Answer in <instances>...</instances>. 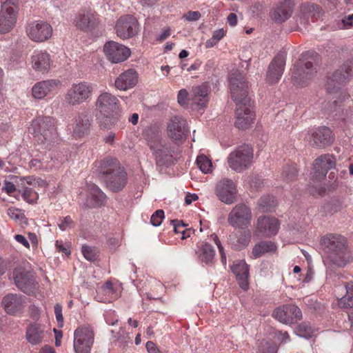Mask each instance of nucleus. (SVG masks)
I'll return each mask as SVG.
<instances>
[{"instance_id": "nucleus-1", "label": "nucleus", "mask_w": 353, "mask_h": 353, "mask_svg": "<svg viewBox=\"0 0 353 353\" xmlns=\"http://www.w3.org/2000/svg\"><path fill=\"white\" fill-rule=\"evenodd\" d=\"M229 82L231 97L236 106L235 126L239 129H246L254 119L248 82L243 74L238 70L230 72Z\"/></svg>"}, {"instance_id": "nucleus-2", "label": "nucleus", "mask_w": 353, "mask_h": 353, "mask_svg": "<svg viewBox=\"0 0 353 353\" xmlns=\"http://www.w3.org/2000/svg\"><path fill=\"white\" fill-rule=\"evenodd\" d=\"M320 249L333 264L343 267L348 261L347 240L338 234L329 233L323 236L319 242Z\"/></svg>"}, {"instance_id": "nucleus-3", "label": "nucleus", "mask_w": 353, "mask_h": 353, "mask_svg": "<svg viewBox=\"0 0 353 353\" xmlns=\"http://www.w3.org/2000/svg\"><path fill=\"white\" fill-rule=\"evenodd\" d=\"M32 126L36 141L39 144H50L57 137L54 120L50 117H39L35 119Z\"/></svg>"}, {"instance_id": "nucleus-4", "label": "nucleus", "mask_w": 353, "mask_h": 353, "mask_svg": "<svg viewBox=\"0 0 353 353\" xmlns=\"http://www.w3.org/2000/svg\"><path fill=\"white\" fill-rule=\"evenodd\" d=\"M253 150L251 146L244 144L236 148L228 157L230 168L236 172H242L252 163Z\"/></svg>"}, {"instance_id": "nucleus-5", "label": "nucleus", "mask_w": 353, "mask_h": 353, "mask_svg": "<svg viewBox=\"0 0 353 353\" xmlns=\"http://www.w3.org/2000/svg\"><path fill=\"white\" fill-rule=\"evenodd\" d=\"M179 158L177 150L163 139L156 137V165L161 168H168L174 164Z\"/></svg>"}, {"instance_id": "nucleus-6", "label": "nucleus", "mask_w": 353, "mask_h": 353, "mask_svg": "<svg viewBox=\"0 0 353 353\" xmlns=\"http://www.w3.org/2000/svg\"><path fill=\"white\" fill-rule=\"evenodd\" d=\"M94 91L93 85L89 82L82 81L74 83L68 90L65 101L70 105H78L90 99Z\"/></svg>"}, {"instance_id": "nucleus-7", "label": "nucleus", "mask_w": 353, "mask_h": 353, "mask_svg": "<svg viewBox=\"0 0 353 353\" xmlns=\"http://www.w3.org/2000/svg\"><path fill=\"white\" fill-rule=\"evenodd\" d=\"M14 280L16 286L28 295H34L39 289V283L35 279L34 272L24 268L14 269Z\"/></svg>"}, {"instance_id": "nucleus-8", "label": "nucleus", "mask_w": 353, "mask_h": 353, "mask_svg": "<svg viewBox=\"0 0 353 353\" xmlns=\"http://www.w3.org/2000/svg\"><path fill=\"white\" fill-rule=\"evenodd\" d=\"M353 76V60H348L328 77L325 87L329 93L336 92Z\"/></svg>"}, {"instance_id": "nucleus-9", "label": "nucleus", "mask_w": 353, "mask_h": 353, "mask_svg": "<svg viewBox=\"0 0 353 353\" xmlns=\"http://www.w3.org/2000/svg\"><path fill=\"white\" fill-rule=\"evenodd\" d=\"M317 72V64L310 61H304L299 59L294 65L292 81L296 85L304 86L314 77Z\"/></svg>"}, {"instance_id": "nucleus-10", "label": "nucleus", "mask_w": 353, "mask_h": 353, "mask_svg": "<svg viewBox=\"0 0 353 353\" xmlns=\"http://www.w3.org/2000/svg\"><path fill=\"white\" fill-rule=\"evenodd\" d=\"M252 213L250 208L244 203L236 205L228 214V222L235 229L248 228L252 221Z\"/></svg>"}, {"instance_id": "nucleus-11", "label": "nucleus", "mask_w": 353, "mask_h": 353, "mask_svg": "<svg viewBox=\"0 0 353 353\" xmlns=\"http://www.w3.org/2000/svg\"><path fill=\"white\" fill-rule=\"evenodd\" d=\"M167 132L172 141L176 144H181L190 133L186 119L181 116L172 117L167 124Z\"/></svg>"}, {"instance_id": "nucleus-12", "label": "nucleus", "mask_w": 353, "mask_h": 353, "mask_svg": "<svg viewBox=\"0 0 353 353\" xmlns=\"http://www.w3.org/2000/svg\"><path fill=\"white\" fill-rule=\"evenodd\" d=\"M17 0H6L1 5L0 12V34L10 31L16 23Z\"/></svg>"}, {"instance_id": "nucleus-13", "label": "nucleus", "mask_w": 353, "mask_h": 353, "mask_svg": "<svg viewBox=\"0 0 353 353\" xmlns=\"http://www.w3.org/2000/svg\"><path fill=\"white\" fill-rule=\"evenodd\" d=\"M305 139L311 147L321 149L332 144L334 137L328 127L321 126L309 132Z\"/></svg>"}, {"instance_id": "nucleus-14", "label": "nucleus", "mask_w": 353, "mask_h": 353, "mask_svg": "<svg viewBox=\"0 0 353 353\" xmlns=\"http://www.w3.org/2000/svg\"><path fill=\"white\" fill-rule=\"evenodd\" d=\"M94 341L90 327H79L74 333V349L76 353H89Z\"/></svg>"}, {"instance_id": "nucleus-15", "label": "nucleus", "mask_w": 353, "mask_h": 353, "mask_svg": "<svg viewBox=\"0 0 353 353\" xmlns=\"http://www.w3.org/2000/svg\"><path fill=\"white\" fill-rule=\"evenodd\" d=\"M93 124V117L88 110H83L77 114L74 119L72 136L81 139L88 136Z\"/></svg>"}, {"instance_id": "nucleus-16", "label": "nucleus", "mask_w": 353, "mask_h": 353, "mask_svg": "<svg viewBox=\"0 0 353 353\" xmlns=\"http://www.w3.org/2000/svg\"><path fill=\"white\" fill-rule=\"evenodd\" d=\"M272 316L283 324H293L302 319V312L295 305L286 304L276 308Z\"/></svg>"}, {"instance_id": "nucleus-17", "label": "nucleus", "mask_w": 353, "mask_h": 353, "mask_svg": "<svg viewBox=\"0 0 353 353\" xmlns=\"http://www.w3.org/2000/svg\"><path fill=\"white\" fill-rule=\"evenodd\" d=\"M116 32L119 37L127 39L134 37L139 32V23L132 15L120 17L116 23Z\"/></svg>"}, {"instance_id": "nucleus-18", "label": "nucleus", "mask_w": 353, "mask_h": 353, "mask_svg": "<svg viewBox=\"0 0 353 353\" xmlns=\"http://www.w3.org/2000/svg\"><path fill=\"white\" fill-rule=\"evenodd\" d=\"M96 110L99 114L119 113L120 102L118 98L108 92H101L95 102Z\"/></svg>"}, {"instance_id": "nucleus-19", "label": "nucleus", "mask_w": 353, "mask_h": 353, "mask_svg": "<svg viewBox=\"0 0 353 353\" xmlns=\"http://www.w3.org/2000/svg\"><path fill=\"white\" fill-rule=\"evenodd\" d=\"M279 222L274 217L268 216H259L256 223L254 235L262 237H271L278 232Z\"/></svg>"}, {"instance_id": "nucleus-20", "label": "nucleus", "mask_w": 353, "mask_h": 353, "mask_svg": "<svg viewBox=\"0 0 353 353\" xmlns=\"http://www.w3.org/2000/svg\"><path fill=\"white\" fill-rule=\"evenodd\" d=\"M27 34L31 40L36 42H43L51 37L52 28L45 21H34L28 25Z\"/></svg>"}, {"instance_id": "nucleus-21", "label": "nucleus", "mask_w": 353, "mask_h": 353, "mask_svg": "<svg viewBox=\"0 0 353 353\" xmlns=\"http://www.w3.org/2000/svg\"><path fill=\"white\" fill-rule=\"evenodd\" d=\"M103 51L108 59L115 63L125 61L130 55L129 48L113 41L105 44Z\"/></svg>"}, {"instance_id": "nucleus-22", "label": "nucleus", "mask_w": 353, "mask_h": 353, "mask_svg": "<svg viewBox=\"0 0 353 353\" xmlns=\"http://www.w3.org/2000/svg\"><path fill=\"white\" fill-rule=\"evenodd\" d=\"M336 166V158L333 154H325L321 155L313 163L314 175L313 178L320 181L324 179L328 170L334 168Z\"/></svg>"}, {"instance_id": "nucleus-23", "label": "nucleus", "mask_w": 353, "mask_h": 353, "mask_svg": "<svg viewBox=\"0 0 353 353\" xmlns=\"http://www.w3.org/2000/svg\"><path fill=\"white\" fill-rule=\"evenodd\" d=\"M285 65V57L283 53H278L270 62L267 74L266 81L274 84L281 79Z\"/></svg>"}, {"instance_id": "nucleus-24", "label": "nucleus", "mask_w": 353, "mask_h": 353, "mask_svg": "<svg viewBox=\"0 0 353 353\" xmlns=\"http://www.w3.org/2000/svg\"><path fill=\"white\" fill-rule=\"evenodd\" d=\"M216 194L222 202L232 204L235 201L236 188L231 179H224L216 187Z\"/></svg>"}, {"instance_id": "nucleus-25", "label": "nucleus", "mask_w": 353, "mask_h": 353, "mask_svg": "<svg viewBox=\"0 0 353 353\" xmlns=\"http://www.w3.org/2000/svg\"><path fill=\"white\" fill-rule=\"evenodd\" d=\"M96 167L98 177L101 181L122 168L119 161L112 157H106L97 161Z\"/></svg>"}, {"instance_id": "nucleus-26", "label": "nucleus", "mask_w": 353, "mask_h": 353, "mask_svg": "<svg viewBox=\"0 0 353 353\" xmlns=\"http://www.w3.org/2000/svg\"><path fill=\"white\" fill-rule=\"evenodd\" d=\"M105 186L113 192H118L127 184V174L122 167L111 175L101 181Z\"/></svg>"}, {"instance_id": "nucleus-27", "label": "nucleus", "mask_w": 353, "mask_h": 353, "mask_svg": "<svg viewBox=\"0 0 353 353\" xmlns=\"http://www.w3.org/2000/svg\"><path fill=\"white\" fill-rule=\"evenodd\" d=\"M294 5V0H285L272 10V19L278 23L285 21L292 16Z\"/></svg>"}, {"instance_id": "nucleus-28", "label": "nucleus", "mask_w": 353, "mask_h": 353, "mask_svg": "<svg viewBox=\"0 0 353 353\" xmlns=\"http://www.w3.org/2000/svg\"><path fill=\"white\" fill-rule=\"evenodd\" d=\"M23 296L17 294H8L2 299L6 312L9 314H17L22 312L24 307Z\"/></svg>"}, {"instance_id": "nucleus-29", "label": "nucleus", "mask_w": 353, "mask_h": 353, "mask_svg": "<svg viewBox=\"0 0 353 353\" xmlns=\"http://www.w3.org/2000/svg\"><path fill=\"white\" fill-rule=\"evenodd\" d=\"M137 82V72L134 69H129L116 79L115 87L120 90H127L134 87Z\"/></svg>"}, {"instance_id": "nucleus-30", "label": "nucleus", "mask_w": 353, "mask_h": 353, "mask_svg": "<svg viewBox=\"0 0 353 353\" xmlns=\"http://www.w3.org/2000/svg\"><path fill=\"white\" fill-rule=\"evenodd\" d=\"M300 21L301 24L306 26L308 24V19L310 18L317 19L322 13V9L321 7L315 3H303L300 7Z\"/></svg>"}, {"instance_id": "nucleus-31", "label": "nucleus", "mask_w": 353, "mask_h": 353, "mask_svg": "<svg viewBox=\"0 0 353 353\" xmlns=\"http://www.w3.org/2000/svg\"><path fill=\"white\" fill-rule=\"evenodd\" d=\"M232 271L236 275L240 288L246 291L249 287L248 264L244 261H235L232 266Z\"/></svg>"}, {"instance_id": "nucleus-32", "label": "nucleus", "mask_w": 353, "mask_h": 353, "mask_svg": "<svg viewBox=\"0 0 353 353\" xmlns=\"http://www.w3.org/2000/svg\"><path fill=\"white\" fill-rule=\"evenodd\" d=\"M59 84L60 81L54 79L39 81L32 87V96L36 99H41Z\"/></svg>"}, {"instance_id": "nucleus-33", "label": "nucleus", "mask_w": 353, "mask_h": 353, "mask_svg": "<svg viewBox=\"0 0 353 353\" xmlns=\"http://www.w3.org/2000/svg\"><path fill=\"white\" fill-rule=\"evenodd\" d=\"M209 87L206 84H202L193 88L192 104H196L199 108H203L208 101Z\"/></svg>"}, {"instance_id": "nucleus-34", "label": "nucleus", "mask_w": 353, "mask_h": 353, "mask_svg": "<svg viewBox=\"0 0 353 353\" xmlns=\"http://www.w3.org/2000/svg\"><path fill=\"white\" fill-rule=\"evenodd\" d=\"M32 68L42 73L48 71L50 65V55L46 52H37L32 57Z\"/></svg>"}, {"instance_id": "nucleus-35", "label": "nucleus", "mask_w": 353, "mask_h": 353, "mask_svg": "<svg viewBox=\"0 0 353 353\" xmlns=\"http://www.w3.org/2000/svg\"><path fill=\"white\" fill-rule=\"evenodd\" d=\"M250 239L251 234L249 230L241 231L236 236L230 235L229 241L234 250H241L248 245Z\"/></svg>"}, {"instance_id": "nucleus-36", "label": "nucleus", "mask_w": 353, "mask_h": 353, "mask_svg": "<svg viewBox=\"0 0 353 353\" xmlns=\"http://www.w3.org/2000/svg\"><path fill=\"white\" fill-rule=\"evenodd\" d=\"M26 339L33 345L41 343L43 339V330L38 323L30 324L26 330Z\"/></svg>"}, {"instance_id": "nucleus-37", "label": "nucleus", "mask_w": 353, "mask_h": 353, "mask_svg": "<svg viewBox=\"0 0 353 353\" xmlns=\"http://www.w3.org/2000/svg\"><path fill=\"white\" fill-rule=\"evenodd\" d=\"M97 23L98 19L91 12L79 15L76 20V26L83 30L94 28Z\"/></svg>"}, {"instance_id": "nucleus-38", "label": "nucleus", "mask_w": 353, "mask_h": 353, "mask_svg": "<svg viewBox=\"0 0 353 353\" xmlns=\"http://www.w3.org/2000/svg\"><path fill=\"white\" fill-rule=\"evenodd\" d=\"M101 130H111L119 121V113L99 114L97 118Z\"/></svg>"}, {"instance_id": "nucleus-39", "label": "nucleus", "mask_w": 353, "mask_h": 353, "mask_svg": "<svg viewBox=\"0 0 353 353\" xmlns=\"http://www.w3.org/2000/svg\"><path fill=\"white\" fill-rule=\"evenodd\" d=\"M89 190L92 202L91 207L99 208L105 205L107 201L106 194L97 185H90Z\"/></svg>"}, {"instance_id": "nucleus-40", "label": "nucleus", "mask_w": 353, "mask_h": 353, "mask_svg": "<svg viewBox=\"0 0 353 353\" xmlns=\"http://www.w3.org/2000/svg\"><path fill=\"white\" fill-rule=\"evenodd\" d=\"M276 250V245L270 241H261L256 243L253 249L252 254L254 259L259 258L266 253H274Z\"/></svg>"}, {"instance_id": "nucleus-41", "label": "nucleus", "mask_w": 353, "mask_h": 353, "mask_svg": "<svg viewBox=\"0 0 353 353\" xmlns=\"http://www.w3.org/2000/svg\"><path fill=\"white\" fill-rule=\"evenodd\" d=\"M346 294L338 299V305L341 308L353 307V282L347 283L345 285Z\"/></svg>"}, {"instance_id": "nucleus-42", "label": "nucleus", "mask_w": 353, "mask_h": 353, "mask_svg": "<svg viewBox=\"0 0 353 353\" xmlns=\"http://www.w3.org/2000/svg\"><path fill=\"white\" fill-rule=\"evenodd\" d=\"M276 205V200L274 196L270 195H264L258 201L259 208L263 212H271Z\"/></svg>"}, {"instance_id": "nucleus-43", "label": "nucleus", "mask_w": 353, "mask_h": 353, "mask_svg": "<svg viewBox=\"0 0 353 353\" xmlns=\"http://www.w3.org/2000/svg\"><path fill=\"white\" fill-rule=\"evenodd\" d=\"M215 255V250L213 246L209 243H205L201 248L199 254L200 260L206 264L212 262Z\"/></svg>"}, {"instance_id": "nucleus-44", "label": "nucleus", "mask_w": 353, "mask_h": 353, "mask_svg": "<svg viewBox=\"0 0 353 353\" xmlns=\"http://www.w3.org/2000/svg\"><path fill=\"white\" fill-rule=\"evenodd\" d=\"M143 139L150 147L152 154L154 151V127L152 125L145 127L142 132Z\"/></svg>"}, {"instance_id": "nucleus-45", "label": "nucleus", "mask_w": 353, "mask_h": 353, "mask_svg": "<svg viewBox=\"0 0 353 353\" xmlns=\"http://www.w3.org/2000/svg\"><path fill=\"white\" fill-rule=\"evenodd\" d=\"M196 162L202 172L207 174L212 171V163L206 156H198Z\"/></svg>"}, {"instance_id": "nucleus-46", "label": "nucleus", "mask_w": 353, "mask_h": 353, "mask_svg": "<svg viewBox=\"0 0 353 353\" xmlns=\"http://www.w3.org/2000/svg\"><path fill=\"white\" fill-rule=\"evenodd\" d=\"M8 215L14 221H19L21 225H28V219L21 210L10 208L8 210Z\"/></svg>"}, {"instance_id": "nucleus-47", "label": "nucleus", "mask_w": 353, "mask_h": 353, "mask_svg": "<svg viewBox=\"0 0 353 353\" xmlns=\"http://www.w3.org/2000/svg\"><path fill=\"white\" fill-rule=\"evenodd\" d=\"M313 328L308 323L303 322L296 328V333L298 336L303 338H310L313 333Z\"/></svg>"}, {"instance_id": "nucleus-48", "label": "nucleus", "mask_w": 353, "mask_h": 353, "mask_svg": "<svg viewBox=\"0 0 353 353\" xmlns=\"http://www.w3.org/2000/svg\"><path fill=\"white\" fill-rule=\"evenodd\" d=\"M349 97L350 96L345 92L340 93L339 97L336 99L328 104L327 110L330 112H336L338 108H340L343 102L349 99Z\"/></svg>"}, {"instance_id": "nucleus-49", "label": "nucleus", "mask_w": 353, "mask_h": 353, "mask_svg": "<svg viewBox=\"0 0 353 353\" xmlns=\"http://www.w3.org/2000/svg\"><path fill=\"white\" fill-rule=\"evenodd\" d=\"M297 175V170L294 165H286L283 168L282 172V177L287 182L292 181L295 179Z\"/></svg>"}, {"instance_id": "nucleus-50", "label": "nucleus", "mask_w": 353, "mask_h": 353, "mask_svg": "<svg viewBox=\"0 0 353 353\" xmlns=\"http://www.w3.org/2000/svg\"><path fill=\"white\" fill-rule=\"evenodd\" d=\"M82 253L84 257L90 261H94L97 259L98 251L96 248L88 245H83Z\"/></svg>"}, {"instance_id": "nucleus-51", "label": "nucleus", "mask_w": 353, "mask_h": 353, "mask_svg": "<svg viewBox=\"0 0 353 353\" xmlns=\"http://www.w3.org/2000/svg\"><path fill=\"white\" fill-rule=\"evenodd\" d=\"M225 30L223 28L215 30L213 32L212 37L210 39L208 40L205 43L207 48H211L221 40L225 35Z\"/></svg>"}, {"instance_id": "nucleus-52", "label": "nucleus", "mask_w": 353, "mask_h": 353, "mask_svg": "<svg viewBox=\"0 0 353 353\" xmlns=\"http://www.w3.org/2000/svg\"><path fill=\"white\" fill-rule=\"evenodd\" d=\"M74 226V223L70 216H66L63 218H59L58 227L61 231H65L68 229L72 228Z\"/></svg>"}, {"instance_id": "nucleus-53", "label": "nucleus", "mask_w": 353, "mask_h": 353, "mask_svg": "<svg viewBox=\"0 0 353 353\" xmlns=\"http://www.w3.org/2000/svg\"><path fill=\"white\" fill-rule=\"evenodd\" d=\"M54 312L59 327H62L63 325V316L62 314V307L60 304L57 303L54 305Z\"/></svg>"}, {"instance_id": "nucleus-54", "label": "nucleus", "mask_w": 353, "mask_h": 353, "mask_svg": "<svg viewBox=\"0 0 353 353\" xmlns=\"http://www.w3.org/2000/svg\"><path fill=\"white\" fill-rule=\"evenodd\" d=\"M188 92L185 89H181L179 91L177 95V101L181 105H185L188 103Z\"/></svg>"}, {"instance_id": "nucleus-55", "label": "nucleus", "mask_w": 353, "mask_h": 353, "mask_svg": "<svg viewBox=\"0 0 353 353\" xmlns=\"http://www.w3.org/2000/svg\"><path fill=\"white\" fill-rule=\"evenodd\" d=\"M183 17L187 21H195L199 19L201 13L198 11H189Z\"/></svg>"}, {"instance_id": "nucleus-56", "label": "nucleus", "mask_w": 353, "mask_h": 353, "mask_svg": "<svg viewBox=\"0 0 353 353\" xmlns=\"http://www.w3.org/2000/svg\"><path fill=\"white\" fill-rule=\"evenodd\" d=\"M35 179L32 176H28L26 177H20L19 181H17V185L25 186V183L32 185L34 182Z\"/></svg>"}, {"instance_id": "nucleus-57", "label": "nucleus", "mask_w": 353, "mask_h": 353, "mask_svg": "<svg viewBox=\"0 0 353 353\" xmlns=\"http://www.w3.org/2000/svg\"><path fill=\"white\" fill-rule=\"evenodd\" d=\"M21 188H23V190H19V191L21 193H22V196L23 198V199L25 201H26L27 202L30 203V197L31 196V194H32V189L31 188H27L26 186H21Z\"/></svg>"}, {"instance_id": "nucleus-58", "label": "nucleus", "mask_w": 353, "mask_h": 353, "mask_svg": "<svg viewBox=\"0 0 353 353\" xmlns=\"http://www.w3.org/2000/svg\"><path fill=\"white\" fill-rule=\"evenodd\" d=\"M2 190H5L8 194L14 192L16 190L15 185L10 181H6Z\"/></svg>"}, {"instance_id": "nucleus-59", "label": "nucleus", "mask_w": 353, "mask_h": 353, "mask_svg": "<svg viewBox=\"0 0 353 353\" xmlns=\"http://www.w3.org/2000/svg\"><path fill=\"white\" fill-rule=\"evenodd\" d=\"M260 351L261 352V353H276L277 347L274 345L266 343L265 347L262 350H260Z\"/></svg>"}, {"instance_id": "nucleus-60", "label": "nucleus", "mask_w": 353, "mask_h": 353, "mask_svg": "<svg viewBox=\"0 0 353 353\" xmlns=\"http://www.w3.org/2000/svg\"><path fill=\"white\" fill-rule=\"evenodd\" d=\"M115 133L110 131L108 134L103 138V141L105 143L113 145L114 143Z\"/></svg>"}, {"instance_id": "nucleus-61", "label": "nucleus", "mask_w": 353, "mask_h": 353, "mask_svg": "<svg viewBox=\"0 0 353 353\" xmlns=\"http://www.w3.org/2000/svg\"><path fill=\"white\" fill-rule=\"evenodd\" d=\"M14 239L16 241L22 245H23L26 248H30V243L28 241V240L26 239V237L21 234H16L14 236Z\"/></svg>"}, {"instance_id": "nucleus-62", "label": "nucleus", "mask_w": 353, "mask_h": 353, "mask_svg": "<svg viewBox=\"0 0 353 353\" xmlns=\"http://www.w3.org/2000/svg\"><path fill=\"white\" fill-rule=\"evenodd\" d=\"M228 23L231 26H235L237 23V17L234 13H230L227 18Z\"/></svg>"}, {"instance_id": "nucleus-63", "label": "nucleus", "mask_w": 353, "mask_h": 353, "mask_svg": "<svg viewBox=\"0 0 353 353\" xmlns=\"http://www.w3.org/2000/svg\"><path fill=\"white\" fill-rule=\"evenodd\" d=\"M170 35V28H167L165 29L163 32L159 35V37L157 38V40L159 41H164L166 38H168Z\"/></svg>"}, {"instance_id": "nucleus-64", "label": "nucleus", "mask_w": 353, "mask_h": 353, "mask_svg": "<svg viewBox=\"0 0 353 353\" xmlns=\"http://www.w3.org/2000/svg\"><path fill=\"white\" fill-rule=\"evenodd\" d=\"M30 316L34 320H37L40 316V311L38 307L33 305L30 309Z\"/></svg>"}]
</instances>
